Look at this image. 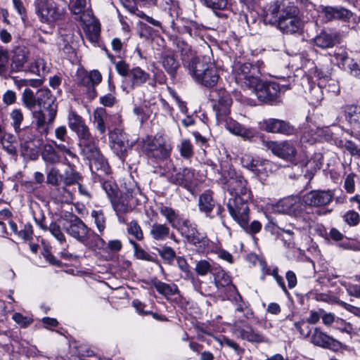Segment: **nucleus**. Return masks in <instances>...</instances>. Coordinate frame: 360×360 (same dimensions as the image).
Segmentation results:
<instances>
[{
	"label": "nucleus",
	"mask_w": 360,
	"mask_h": 360,
	"mask_svg": "<svg viewBox=\"0 0 360 360\" xmlns=\"http://www.w3.org/2000/svg\"><path fill=\"white\" fill-rule=\"evenodd\" d=\"M212 100L215 101L214 109L219 123H224L225 128L232 134L241 137L244 141H252L257 134L252 127H246L237 121L226 116L230 113L232 99L224 89L213 91L210 95Z\"/></svg>",
	"instance_id": "obj_1"
},
{
	"label": "nucleus",
	"mask_w": 360,
	"mask_h": 360,
	"mask_svg": "<svg viewBox=\"0 0 360 360\" xmlns=\"http://www.w3.org/2000/svg\"><path fill=\"white\" fill-rule=\"evenodd\" d=\"M189 75L198 84L205 87L214 86L220 77V68L206 56L192 58L187 65Z\"/></svg>",
	"instance_id": "obj_2"
},
{
	"label": "nucleus",
	"mask_w": 360,
	"mask_h": 360,
	"mask_svg": "<svg viewBox=\"0 0 360 360\" xmlns=\"http://www.w3.org/2000/svg\"><path fill=\"white\" fill-rule=\"evenodd\" d=\"M302 198L299 196H288L277 202L273 206L274 212L288 214L294 217L298 221L303 222L299 229L310 231L314 221L311 216L304 212Z\"/></svg>",
	"instance_id": "obj_3"
},
{
	"label": "nucleus",
	"mask_w": 360,
	"mask_h": 360,
	"mask_svg": "<svg viewBox=\"0 0 360 360\" xmlns=\"http://www.w3.org/2000/svg\"><path fill=\"white\" fill-rule=\"evenodd\" d=\"M180 232L187 242L193 245L198 252L209 253L218 250V245L211 241L205 233L199 232L197 226L188 220H184L182 222Z\"/></svg>",
	"instance_id": "obj_4"
},
{
	"label": "nucleus",
	"mask_w": 360,
	"mask_h": 360,
	"mask_svg": "<svg viewBox=\"0 0 360 360\" xmlns=\"http://www.w3.org/2000/svg\"><path fill=\"white\" fill-rule=\"evenodd\" d=\"M35 12L41 21L53 22L61 19L64 14L63 0H35Z\"/></svg>",
	"instance_id": "obj_5"
},
{
	"label": "nucleus",
	"mask_w": 360,
	"mask_h": 360,
	"mask_svg": "<svg viewBox=\"0 0 360 360\" xmlns=\"http://www.w3.org/2000/svg\"><path fill=\"white\" fill-rule=\"evenodd\" d=\"M291 83L280 84L274 82H264L258 79V82L251 89L262 102H269L277 98L280 92L290 89Z\"/></svg>",
	"instance_id": "obj_6"
},
{
	"label": "nucleus",
	"mask_w": 360,
	"mask_h": 360,
	"mask_svg": "<svg viewBox=\"0 0 360 360\" xmlns=\"http://www.w3.org/2000/svg\"><path fill=\"white\" fill-rule=\"evenodd\" d=\"M233 76L242 88L251 89L258 82V70L250 63H236L233 66Z\"/></svg>",
	"instance_id": "obj_7"
},
{
	"label": "nucleus",
	"mask_w": 360,
	"mask_h": 360,
	"mask_svg": "<svg viewBox=\"0 0 360 360\" xmlns=\"http://www.w3.org/2000/svg\"><path fill=\"white\" fill-rule=\"evenodd\" d=\"M138 194H141L139 188L136 184H132L129 188H126L124 194H118L110 200L120 221L122 214L131 211V201Z\"/></svg>",
	"instance_id": "obj_8"
},
{
	"label": "nucleus",
	"mask_w": 360,
	"mask_h": 360,
	"mask_svg": "<svg viewBox=\"0 0 360 360\" xmlns=\"http://www.w3.org/2000/svg\"><path fill=\"white\" fill-rule=\"evenodd\" d=\"M252 199L243 198H230L227 202V208L230 215L240 226H245L250 219L249 202Z\"/></svg>",
	"instance_id": "obj_9"
},
{
	"label": "nucleus",
	"mask_w": 360,
	"mask_h": 360,
	"mask_svg": "<svg viewBox=\"0 0 360 360\" xmlns=\"http://www.w3.org/2000/svg\"><path fill=\"white\" fill-rule=\"evenodd\" d=\"M102 81V75L97 70L91 71H80L77 74L78 86L85 91L89 99L92 100L96 97V86Z\"/></svg>",
	"instance_id": "obj_10"
},
{
	"label": "nucleus",
	"mask_w": 360,
	"mask_h": 360,
	"mask_svg": "<svg viewBox=\"0 0 360 360\" xmlns=\"http://www.w3.org/2000/svg\"><path fill=\"white\" fill-rule=\"evenodd\" d=\"M246 180L240 174L234 171L229 173V179L226 181V190L231 198L239 197L244 199H252V193L247 186Z\"/></svg>",
	"instance_id": "obj_11"
},
{
	"label": "nucleus",
	"mask_w": 360,
	"mask_h": 360,
	"mask_svg": "<svg viewBox=\"0 0 360 360\" xmlns=\"http://www.w3.org/2000/svg\"><path fill=\"white\" fill-rule=\"evenodd\" d=\"M57 114V108L52 107L46 110L40 108L32 112V124L41 135H47L52 127Z\"/></svg>",
	"instance_id": "obj_12"
},
{
	"label": "nucleus",
	"mask_w": 360,
	"mask_h": 360,
	"mask_svg": "<svg viewBox=\"0 0 360 360\" xmlns=\"http://www.w3.org/2000/svg\"><path fill=\"white\" fill-rule=\"evenodd\" d=\"M241 321H235L233 334L239 339L252 343H267L268 338L261 332L249 324H241Z\"/></svg>",
	"instance_id": "obj_13"
},
{
	"label": "nucleus",
	"mask_w": 360,
	"mask_h": 360,
	"mask_svg": "<svg viewBox=\"0 0 360 360\" xmlns=\"http://www.w3.org/2000/svg\"><path fill=\"white\" fill-rule=\"evenodd\" d=\"M264 146L274 155L281 159L290 162H292L295 159L297 150L295 143L292 141H264Z\"/></svg>",
	"instance_id": "obj_14"
},
{
	"label": "nucleus",
	"mask_w": 360,
	"mask_h": 360,
	"mask_svg": "<svg viewBox=\"0 0 360 360\" xmlns=\"http://www.w3.org/2000/svg\"><path fill=\"white\" fill-rule=\"evenodd\" d=\"M165 175L170 183L181 186L188 191H191L195 184V170L191 168H184L182 172H176V168L173 167L172 172L168 170Z\"/></svg>",
	"instance_id": "obj_15"
},
{
	"label": "nucleus",
	"mask_w": 360,
	"mask_h": 360,
	"mask_svg": "<svg viewBox=\"0 0 360 360\" xmlns=\"http://www.w3.org/2000/svg\"><path fill=\"white\" fill-rule=\"evenodd\" d=\"M334 198V190H313L302 196V202L309 207H322L329 205Z\"/></svg>",
	"instance_id": "obj_16"
},
{
	"label": "nucleus",
	"mask_w": 360,
	"mask_h": 360,
	"mask_svg": "<svg viewBox=\"0 0 360 360\" xmlns=\"http://www.w3.org/2000/svg\"><path fill=\"white\" fill-rule=\"evenodd\" d=\"M259 127L269 133L292 135L295 133V128L284 120L269 118L259 122Z\"/></svg>",
	"instance_id": "obj_17"
},
{
	"label": "nucleus",
	"mask_w": 360,
	"mask_h": 360,
	"mask_svg": "<svg viewBox=\"0 0 360 360\" xmlns=\"http://www.w3.org/2000/svg\"><path fill=\"white\" fill-rule=\"evenodd\" d=\"M111 150L122 160H124L127 150L129 149L126 134L121 130L115 129L109 134Z\"/></svg>",
	"instance_id": "obj_18"
},
{
	"label": "nucleus",
	"mask_w": 360,
	"mask_h": 360,
	"mask_svg": "<svg viewBox=\"0 0 360 360\" xmlns=\"http://www.w3.org/2000/svg\"><path fill=\"white\" fill-rule=\"evenodd\" d=\"M66 233L82 244H87L91 236L90 229L77 217L70 221L69 225L65 227Z\"/></svg>",
	"instance_id": "obj_19"
},
{
	"label": "nucleus",
	"mask_w": 360,
	"mask_h": 360,
	"mask_svg": "<svg viewBox=\"0 0 360 360\" xmlns=\"http://www.w3.org/2000/svg\"><path fill=\"white\" fill-rule=\"evenodd\" d=\"M311 342L316 346L333 350H338L342 347L340 341L329 336L319 328H315L311 336Z\"/></svg>",
	"instance_id": "obj_20"
},
{
	"label": "nucleus",
	"mask_w": 360,
	"mask_h": 360,
	"mask_svg": "<svg viewBox=\"0 0 360 360\" xmlns=\"http://www.w3.org/2000/svg\"><path fill=\"white\" fill-rule=\"evenodd\" d=\"M68 120L70 129L77 134L79 139L85 140L90 132L82 117L75 111H70Z\"/></svg>",
	"instance_id": "obj_21"
},
{
	"label": "nucleus",
	"mask_w": 360,
	"mask_h": 360,
	"mask_svg": "<svg viewBox=\"0 0 360 360\" xmlns=\"http://www.w3.org/2000/svg\"><path fill=\"white\" fill-rule=\"evenodd\" d=\"M243 167L247 168L254 174L259 175L263 173L264 170L269 165V162L258 158H255L250 154H244L240 160Z\"/></svg>",
	"instance_id": "obj_22"
},
{
	"label": "nucleus",
	"mask_w": 360,
	"mask_h": 360,
	"mask_svg": "<svg viewBox=\"0 0 360 360\" xmlns=\"http://www.w3.org/2000/svg\"><path fill=\"white\" fill-rule=\"evenodd\" d=\"M321 13L328 21L342 20L348 21L352 16V13L344 8L326 6L323 8Z\"/></svg>",
	"instance_id": "obj_23"
},
{
	"label": "nucleus",
	"mask_w": 360,
	"mask_h": 360,
	"mask_svg": "<svg viewBox=\"0 0 360 360\" xmlns=\"http://www.w3.org/2000/svg\"><path fill=\"white\" fill-rule=\"evenodd\" d=\"M28 51L25 48H18L14 51L12 69L15 71L29 72L30 64L27 63Z\"/></svg>",
	"instance_id": "obj_24"
},
{
	"label": "nucleus",
	"mask_w": 360,
	"mask_h": 360,
	"mask_svg": "<svg viewBox=\"0 0 360 360\" xmlns=\"http://www.w3.org/2000/svg\"><path fill=\"white\" fill-rule=\"evenodd\" d=\"M79 146L82 149V154L89 161L101 154L98 148L95 144L94 138L91 134H89L85 140L79 139Z\"/></svg>",
	"instance_id": "obj_25"
},
{
	"label": "nucleus",
	"mask_w": 360,
	"mask_h": 360,
	"mask_svg": "<svg viewBox=\"0 0 360 360\" xmlns=\"http://www.w3.org/2000/svg\"><path fill=\"white\" fill-rule=\"evenodd\" d=\"M340 41V36L337 32L322 31L314 39L315 44L322 49L333 46Z\"/></svg>",
	"instance_id": "obj_26"
},
{
	"label": "nucleus",
	"mask_w": 360,
	"mask_h": 360,
	"mask_svg": "<svg viewBox=\"0 0 360 360\" xmlns=\"http://www.w3.org/2000/svg\"><path fill=\"white\" fill-rule=\"evenodd\" d=\"M213 193L210 191H205L200 196L198 199V207L201 212L210 218H212L211 212L215 207V201L213 198Z\"/></svg>",
	"instance_id": "obj_27"
},
{
	"label": "nucleus",
	"mask_w": 360,
	"mask_h": 360,
	"mask_svg": "<svg viewBox=\"0 0 360 360\" xmlns=\"http://www.w3.org/2000/svg\"><path fill=\"white\" fill-rule=\"evenodd\" d=\"M160 62L167 72L172 77H174L179 63L174 58V53L170 50L164 51L162 53Z\"/></svg>",
	"instance_id": "obj_28"
},
{
	"label": "nucleus",
	"mask_w": 360,
	"mask_h": 360,
	"mask_svg": "<svg viewBox=\"0 0 360 360\" xmlns=\"http://www.w3.org/2000/svg\"><path fill=\"white\" fill-rule=\"evenodd\" d=\"M17 132L19 133V136L21 139V149L24 155H31L33 154L32 150L35 145L32 143L34 140V135L32 134L31 129H20Z\"/></svg>",
	"instance_id": "obj_29"
},
{
	"label": "nucleus",
	"mask_w": 360,
	"mask_h": 360,
	"mask_svg": "<svg viewBox=\"0 0 360 360\" xmlns=\"http://www.w3.org/2000/svg\"><path fill=\"white\" fill-rule=\"evenodd\" d=\"M150 78L149 73L141 69L140 67H134L129 70L128 80L132 88L140 86L147 82Z\"/></svg>",
	"instance_id": "obj_30"
},
{
	"label": "nucleus",
	"mask_w": 360,
	"mask_h": 360,
	"mask_svg": "<svg viewBox=\"0 0 360 360\" xmlns=\"http://www.w3.org/2000/svg\"><path fill=\"white\" fill-rule=\"evenodd\" d=\"M155 145L153 146L160 147L161 148L155 152L154 158L160 160H165L170 156L172 147L169 142L167 141L162 136L156 135L155 136Z\"/></svg>",
	"instance_id": "obj_31"
},
{
	"label": "nucleus",
	"mask_w": 360,
	"mask_h": 360,
	"mask_svg": "<svg viewBox=\"0 0 360 360\" xmlns=\"http://www.w3.org/2000/svg\"><path fill=\"white\" fill-rule=\"evenodd\" d=\"M160 214L164 216L167 221L170 224V225L179 231H181L182 222L184 220H182L180 217L176 214L174 210L169 207L162 206L160 208Z\"/></svg>",
	"instance_id": "obj_32"
},
{
	"label": "nucleus",
	"mask_w": 360,
	"mask_h": 360,
	"mask_svg": "<svg viewBox=\"0 0 360 360\" xmlns=\"http://www.w3.org/2000/svg\"><path fill=\"white\" fill-rule=\"evenodd\" d=\"M37 102L40 108L46 110L52 107H56L51 91L48 89H41L37 93Z\"/></svg>",
	"instance_id": "obj_33"
},
{
	"label": "nucleus",
	"mask_w": 360,
	"mask_h": 360,
	"mask_svg": "<svg viewBox=\"0 0 360 360\" xmlns=\"http://www.w3.org/2000/svg\"><path fill=\"white\" fill-rule=\"evenodd\" d=\"M165 9L169 16L167 19L169 22H174L178 20H183L184 18L180 17V9L179 4L175 0H162Z\"/></svg>",
	"instance_id": "obj_34"
},
{
	"label": "nucleus",
	"mask_w": 360,
	"mask_h": 360,
	"mask_svg": "<svg viewBox=\"0 0 360 360\" xmlns=\"http://www.w3.org/2000/svg\"><path fill=\"white\" fill-rule=\"evenodd\" d=\"M346 120L354 127H360V106L347 105L343 108Z\"/></svg>",
	"instance_id": "obj_35"
},
{
	"label": "nucleus",
	"mask_w": 360,
	"mask_h": 360,
	"mask_svg": "<svg viewBox=\"0 0 360 360\" xmlns=\"http://www.w3.org/2000/svg\"><path fill=\"white\" fill-rule=\"evenodd\" d=\"M234 302L236 304L235 317L238 319L237 321H241L240 319L242 316L237 315L240 313H242L243 317L245 319H249L252 317L253 312L252 311L251 309H250L248 303L243 301L240 295L238 294L234 297Z\"/></svg>",
	"instance_id": "obj_36"
},
{
	"label": "nucleus",
	"mask_w": 360,
	"mask_h": 360,
	"mask_svg": "<svg viewBox=\"0 0 360 360\" xmlns=\"http://www.w3.org/2000/svg\"><path fill=\"white\" fill-rule=\"evenodd\" d=\"M153 285L159 293L167 298L179 293L178 287L174 283H166L160 281H155Z\"/></svg>",
	"instance_id": "obj_37"
},
{
	"label": "nucleus",
	"mask_w": 360,
	"mask_h": 360,
	"mask_svg": "<svg viewBox=\"0 0 360 360\" xmlns=\"http://www.w3.org/2000/svg\"><path fill=\"white\" fill-rule=\"evenodd\" d=\"M332 62L335 63L340 68L346 69L349 67V62L353 63V60L349 58L346 49L343 47L337 48L332 56Z\"/></svg>",
	"instance_id": "obj_38"
},
{
	"label": "nucleus",
	"mask_w": 360,
	"mask_h": 360,
	"mask_svg": "<svg viewBox=\"0 0 360 360\" xmlns=\"http://www.w3.org/2000/svg\"><path fill=\"white\" fill-rule=\"evenodd\" d=\"M328 128L326 129V131H328ZM325 130L322 128L316 127H304L302 131V140L304 142H309L311 144L318 141L322 136Z\"/></svg>",
	"instance_id": "obj_39"
},
{
	"label": "nucleus",
	"mask_w": 360,
	"mask_h": 360,
	"mask_svg": "<svg viewBox=\"0 0 360 360\" xmlns=\"http://www.w3.org/2000/svg\"><path fill=\"white\" fill-rule=\"evenodd\" d=\"M41 157L43 160L48 165H54L60 161V156L56 148L51 144L44 145Z\"/></svg>",
	"instance_id": "obj_40"
},
{
	"label": "nucleus",
	"mask_w": 360,
	"mask_h": 360,
	"mask_svg": "<svg viewBox=\"0 0 360 360\" xmlns=\"http://www.w3.org/2000/svg\"><path fill=\"white\" fill-rule=\"evenodd\" d=\"M299 14V8L294 4L288 3L287 5H283V8L278 15V19L280 22L291 20V22H294V20L298 18Z\"/></svg>",
	"instance_id": "obj_41"
},
{
	"label": "nucleus",
	"mask_w": 360,
	"mask_h": 360,
	"mask_svg": "<svg viewBox=\"0 0 360 360\" xmlns=\"http://www.w3.org/2000/svg\"><path fill=\"white\" fill-rule=\"evenodd\" d=\"M309 297L312 300H315L317 302H323L327 304H337L339 305V302H341L335 295L332 292H321L318 290H313L309 292Z\"/></svg>",
	"instance_id": "obj_42"
},
{
	"label": "nucleus",
	"mask_w": 360,
	"mask_h": 360,
	"mask_svg": "<svg viewBox=\"0 0 360 360\" xmlns=\"http://www.w3.org/2000/svg\"><path fill=\"white\" fill-rule=\"evenodd\" d=\"M169 228L166 224L155 223L151 226L150 234L156 240H165L169 235Z\"/></svg>",
	"instance_id": "obj_43"
},
{
	"label": "nucleus",
	"mask_w": 360,
	"mask_h": 360,
	"mask_svg": "<svg viewBox=\"0 0 360 360\" xmlns=\"http://www.w3.org/2000/svg\"><path fill=\"white\" fill-rule=\"evenodd\" d=\"M89 165L91 170L94 169L103 174H109L110 173V166L102 154L91 160Z\"/></svg>",
	"instance_id": "obj_44"
},
{
	"label": "nucleus",
	"mask_w": 360,
	"mask_h": 360,
	"mask_svg": "<svg viewBox=\"0 0 360 360\" xmlns=\"http://www.w3.org/2000/svg\"><path fill=\"white\" fill-rule=\"evenodd\" d=\"M82 30L86 38L92 44H96L100 37V24H83Z\"/></svg>",
	"instance_id": "obj_45"
},
{
	"label": "nucleus",
	"mask_w": 360,
	"mask_h": 360,
	"mask_svg": "<svg viewBox=\"0 0 360 360\" xmlns=\"http://www.w3.org/2000/svg\"><path fill=\"white\" fill-rule=\"evenodd\" d=\"M323 88H326L325 79H320L317 86H313L311 87L309 103L311 105H317L323 99Z\"/></svg>",
	"instance_id": "obj_46"
},
{
	"label": "nucleus",
	"mask_w": 360,
	"mask_h": 360,
	"mask_svg": "<svg viewBox=\"0 0 360 360\" xmlns=\"http://www.w3.org/2000/svg\"><path fill=\"white\" fill-rule=\"evenodd\" d=\"M105 116V110L102 108H96L93 113L94 123L96 126V128L101 134H104L106 131V127L104 122Z\"/></svg>",
	"instance_id": "obj_47"
},
{
	"label": "nucleus",
	"mask_w": 360,
	"mask_h": 360,
	"mask_svg": "<svg viewBox=\"0 0 360 360\" xmlns=\"http://www.w3.org/2000/svg\"><path fill=\"white\" fill-rule=\"evenodd\" d=\"M68 169L65 170L63 177V182L66 186L78 184L81 178L80 175L74 169V167L68 163Z\"/></svg>",
	"instance_id": "obj_48"
},
{
	"label": "nucleus",
	"mask_w": 360,
	"mask_h": 360,
	"mask_svg": "<svg viewBox=\"0 0 360 360\" xmlns=\"http://www.w3.org/2000/svg\"><path fill=\"white\" fill-rule=\"evenodd\" d=\"M50 64L44 61L43 58H37L35 60L34 64H30L29 72L41 75H44L49 72Z\"/></svg>",
	"instance_id": "obj_49"
},
{
	"label": "nucleus",
	"mask_w": 360,
	"mask_h": 360,
	"mask_svg": "<svg viewBox=\"0 0 360 360\" xmlns=\"http://www.w3.org/2000/svg\"><path fill=\"white\" fill-rule=\"evenodd\" d=\"M91 217L94 220L98 232L102 233L106 227V219L103 212L101 210H94L91 212Z\"/></svg>",
	"instance_id": "obj_50"
},
{
	"label": "nucleus",
	"mask_w": 360,
	"mask_h": 360,
	"mask_svg": "<svg viewBox=\"0 0 360 360\" xmlns=\"http://www.w3.org/2000/svg\"><path fill=\"white\" fill-rule=\"evenodd\" d=\"M53 237H54L60 245L66 244V238L61 230L60 226L56 221H52L48 226V229Z\"/></svg>",
	"instance_id": "obj_51"
},
{
	"label": "nucleus",
	"mask_w": 360,
	"mask_h": 360,
	"mask_svg": "<svg viewBox=\"0 0 360 360\" xmlns=\"http://www.w3.org/2000/svg\"><path fill=\"white\" fill-rule=\"evenodd\" d=\"M13 8L15 11V20L22 22L26 21L27 11L22 0H12Z\"/></svg>",
	"instance_id": "obj_52"
},
{
	"label": "nucleus",
	"mask_w": 360,
	"mask_h": 360,
	"mask_svg": "<svg viewBox=\"0 0 360 360\" xmlns=\"http://www.w3.org/2000/svg\"><path fill=\"white\" fill-rule=\"evenodd\" d=\"M109 87L110 92L100 97V103L105 107H112L117 103V98L115 96V86L109 79Z\"/></svg>",
	"instance_id": "obj_53"
},
{
	"label": "nucleus",
	"mask_w": 360,
	"mask_h": 360,
	"mask_svg": "<svg viewBox=\"0 0 360 360\" xmlns=\"http://www.w3.org/2000/svg\"><path fill=\"white\" fill-rule=\"evenodd\" d=\"M101 184L103 189L105 191L110 200L119 194V188L113 181L105 180L102 181Z\"/></svg>",
	"instance_id": "obj_54"
},
{
	"label": "nucleus",
	"mask_w": 360,
	"mask_h": 360,
	"mask_svg": "<svg viewBox=\"0 0 360 360\" xmlns=\"http://www.w3.org/2000/svg\"><path fill=\"white\" fill-rule=\"evenodd\" d=\"M74 193L66 187H61L57 190L56 200L61 203H70L73 200Z\"/></svg>",
	"instance_id": "obj_55"
},
{
	"label": "nucleus",
	"mask_w": 360,
	"mask_h": 360,
	"mask_svg": "<svg viewBox=\"0 0 360 360\" xmlns=\"http://www.w3.org/2000/svg\"><path fill=\"white\" fill-rule=\"evenodd\" d=\"M215 339L221 346L226 345L233 349L237 356H240L244 352V349L240 347V346L236 342L225 336H221L216 338Z\"/></svg>",
	"instance_id": "obj_56"
},
{
	"label": "nucleus",
	"mask_w": 360,
	"mask_h": 360,
	"mask_svg": "<svg viewBox=\"0 0 360 360\" xmlns=\"http://www.w3.org/2000/svg\"><path fill=\"white\" fill-rule=\"evenodd\" d=\"M176 46L177 51L181 54L183 60L188 59L190 57L193 58L191 46L185 41L177 39L176 41ZM191 59L192 58H191Z\"/></svg>",
	"instance_id": "obj_57"
},
{
	"label": "nucleus",
	"mask_w": 360,
	"mask_h": 360,
	"mask_svg": "<svg viewBox=\"0 0 360 360\" xmlns=\"http://www.w3.org/2000/svg\"><path fill=\"white\" fill-rule=\"evenodd\" d=\"M179 150L181 155L186 159H189L193 155V145L188 139H184L181 141L179 146Z\"/></svg>",
	"instance_id": "obj_58"
},
{
	"label": "nucleus",
	"mask_w": 360,
	"mask_h": 360,
	"mask_svg": "<svg viewBox=\"0 0 360 360\" xmlns=\"http://www.w3.org/2000/svg\"><path fill=\"white\" fill-rule=\"evenodd\" d=\"M84 245L94 250H102L104 249L106 243L98 234L92 232L91 239L90 240L89 238L87 240V244Z\"/></svg>",
	"instance_id": "obj_59"
},
{
	"label": "nucleus",
	"mask_w": 360,
	"mask_h": 360,
	"mask_svg": "<svg viewBox=\"0 0 360 360\" xmlns=\"http://www.w3.org/2000/svg\"><path fill=\"white\" fill-rule=\"evenodd\" d=\"M342 217L343 221L350 226H356L360 221V214L353 210L346 212Z\"/></svg>",
	"instance_id": "obj_60"
},
{
	"label": "nucleus",
	"mask_w": 360,
	"mask_h": 360,
	"mask_svg": "<svg viewBox=\"0 0 360 360\" xmlns=\"http://www.w3.org/2000/svg\"><path fill=\"white\" fill-rule=\"evenodd\" d=\"M22 101L25 105L29 109H32L37 104V98H35L33 91L30 89H25L24 90Z\"/></svg>",
	"instance_id": "obj_61"
},
{
	"label": "nucleus",
	"mask_w": 360,
	"mask_h": 360,
	"mask_svg": "<svg viewBox=\"0 0 360 360\" xmlns=\"http://www.w3.org/2000/svg\"><path fill=\"white\" fill-rule=\"evenodd\" d=\"M284 34H293L302 29V24H271Z\"/></svg>",
	"instance_id": "obj_62"
},
{
	"label": "nucleus",
	"mask_w": 360,
	"mask_h": 360,
	"mask_svg": "<svg viewBox=\"0 0 360 360\" xmlns=\"http://www.w3.org/2000/svg\"><path fill=\"white\" fill-rule=\"evenodd\" d=\"M75 15V20H80L81 22H97L91 9L82 10L79 14Z\"/></svg>",
	"instance_id": "obj_63"
},
{
	"label": "nucleus",
	"mask_w": 360,
	"mask_h": 360,
	"mask_svg": "<svg viewBox=\"0 0 360 360\" xmlns=\"http://www.w3.org/2000/svg\"><path fill=\"white\" fill-rule=\"evenodd\" d=\"M205 6L213 10H223L226 8L227 0H200Z\"/></svg>",
	"instance_id": "obj_64"
}]
</instances>
